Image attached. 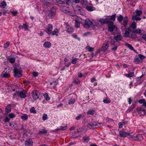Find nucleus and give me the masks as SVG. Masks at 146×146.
Masks as SVG:
<instances>
[{
    "label": "nucleus",
    "mask_w": 146,
    "mask_h": 146,
    "mask_svg": "<svg viewBox=\"0 0 146 146\" xmlns=\"http://www.w3.org/2000/svg\"><path fill=\"white\" fill-rule=\"evenodd\" d=\"M107 18L108 19L109 21L110 20H113V21H115L116 18V14L112 15L111 16H107Z\"/></svg>",
    "instance_id": "obj_20"
},
{
    "label": "nucleus",
    "mask_w": 146,
    "mask_h": 146,
    "mask_svg": "<svg viewBox=\"0 0 146 146\" xmlns=\"http://www.w3.org/2000/svg\"><path fill=\"white\" fill-rule=\"evenodd\" d=\"M11 106L10 104H8L6 107L5 110L6 112L9 113L11 110Z\"/></svg>",
    "instance_id": "obj_29"
},
{
    "label": "nucleus",
    "mask_w": 146,
    "mask_h": 146,
    "mask_svg": "<svg viewBox=\"0 0 146 146\" xmlns=\"http://www.w3.org/2000/svg\"><path fill=\"white\" fill-rule=\"evenodd\" d=\"M127 30H126L125 31V33H124V35L125 37H129L130 35L129 31H128L127 29Z\"/></svg>",
    "instance_id": "obj_38"
},
{
    "label": "nucleus",
    "mask_w": 146,
    "mask_h": 146,
    "mask_svg": "<svg viewBox=\"0 0 146 146\" xmlns=\"http://www.w3.org/2000/svg\"><path fill=\"white\" fill-rule=\"evenodd\" d=\"M123 38L122 36L120 34H119L115 35L114 38V39L115 40V41L114 40H112L111 41V43L113 45H115V43L116 42H118L122 40Z\"/></svg>",
    "instance_id": "obj_4"
},
{
    "label": "nucleus",
    "mask_w": 146,
    "mask_h": 146,
    "mask_svg": "<svg viewBox=\"0 0 146 146\" xmlns=\"http://www.w3.org/2000/svg\"><path fill=\"white\" fill-rule=\"evenodd\" d=\"M92 22L89 19H88L85 20V23L84 25V27L87 29L89 28L90 26L92 24Z\"/></svg>",
    "instance_id": "obj_10"
},
{
    "label": "nucleus",
    "mask_w": 146,
    "mask_h": 146,
    "mask_svg": "<svg viewBox=\"0 0 146 146\" xmlns=\"http://www.w3.org/2000/svg\"><path fill=\"white\" fill-rule=\"evenodd\" d=\"M59 31L58 29H55L53 31L51 32V34L52 35H55L56 36H57L58 35Z\"/></svg>",
    "instance_id": "obj_24"
},
{
    "label": "nucleus",
    "mask_w": 146,
    "mask_h": 146,
    "mask_svg": "<svg viewBox=\"0 0 146 146\" xmlns=\"http://www.w3.org/2000/svg\"><path fill=\"white\" fill-rule=\"evenodd\" d=\"M99 22L102 25L107 23L109 24L110 23H113L112 22L108 20V19L107 18V16L106 17V18L100 19L99 20Z\"/></svg>",
    "instance_id": "obj_8"
},
{
    "label": "nucleus",
    "mask_w": 146,
    "mask_h": 146,
    "mask_svg": "<svg viewBox=\"0 0 146 146\" xmlns=\"http://www.w3.org/2000/svg\"><path fill=\"white\" fill-rule=\"evenodd\" d=\"M78 59L76 58H75L73 59L71 61V62L72 64H75L78 62Z\"/></svg>",
    "instance_id": "obj_48"
},
{
    "label": "nucleus",
    "mask_w": 146,
    "mask_h": 146,
    "mask_svg": "<svg viewBox=\"0 0 146 146\" xmlns=\"http://www.w3.org/2000/svg\"><path fill=\"white\" fill-rule=\"evenodd\" d=\"M138 56L139 57V59L141 60L142 62L143 59L145 58V56L141 54H139Z\"/></svg>",
    "instance_id": "obj_56"
},
{
    "label": "nucleus",
    "mask_w": 146,
    "mask_h": 146,
    "mask_svg": "<svg viewBox=\"0 0 146 146\" xmlns=\"http://www.w3.org/2000/svg\"><path fill=\"white\" fill-rule=\"evenodd\" d=\"M80 83V80L78 78H75L73 83L75 84H79Z\"/></svg>",
    "instance_id": "obj_42"
},
{
    "label": "nucleus",
    "mask_w": 146,
    "mask_h": 146,
    "mask_svg": "<svg viewBox=\"0 0 146 146\" xmlns=\"http://www.w3.org/2000/svg\"><path fill=\"white\" fill-rule=\"evenodd\" d=\"M43 96L46 100L48 101L50 100V98L49 97L48 94L45 93L43 95Z\"/></svg>",
    "instance_id": "obj_40"
},
{
    "label": "nucleus",
    "mask_w": 146,
    "mask_h": 146,
    "mask_svg": "<svg viewBox=\"0 0 146 146\" xmlns=\"http://www.w3.org/2000/svg\"><path fill=\"white\" fill-rule=\"evenodd\" d=\"M139 16H135L133 15L132 19L133 20H135L136 21L138 20H141V18L140 17H138Z\"/></svg>",
    "instance_id": "obj_37"
},
{
    "label": "nucleus",
    "mask_w": 146,
    "mask_h": 146,
    "mask_svg": "<svg viewBox=\"0 0 146 146\" xmlns=\"http://www.w3.org/2000/svg\"><path fill=\"white\" fill-rule=\"evenodd\" d=\"M74 28L72 27H68L66 29V31L68 33L70 34L74 31Z\"/></svg>",
    "instance_id": "obj_33"
},
{
    "label": "nucleus",
    "mask_w": 146,
    "mask_h": 146,
    "mask_svg": "<svg viewBox=\"0 0 146 146\" xmlns=\"http://www.w3.org/2000/svg\"><path fill=\"white\" fill-rule=\"evenodd\" d=\"M1 75L2 77L5 78H8L10 76V75L8 72L5 71L1 74Z\"/></svg>",
    "instance_id": "obj_18"
},
{
    "label": "nucleus",
    "mask_w": 146,
    "mask_h": 146,
    "mask_svg": "<svg viewBox=\"0 0 146 146\" xmlns=\"http://www.w3.org/2000/svg\"><path fill=\"white\" fill-rule=\"evenodd\" d=\"M33 142L32 140L28 139L26 140L25 142V146H32Z\"/></svg>",
    "instance_id": "obj_16"
},
{
    "label": "nucleus",
    "mask_w": 146,
    "mask_h": 146,
    "mask_svg": "<svg viewBox=\"0 0 146 146\" xmlns=\"http://www.w3.org/2000/svg\"><path fill=\"white\" fill-rule=\"evenodd\" d=\"M61 10L64 13L72 16L75 15V14L73 12L71 11L68 7L65 6H62L60 8Z\"/></svg>",
    "instance_id": "obj_1"
},
{
    "label": "nucleus",
    "mask_w": 146,
    "mask_h": 146,
    "mask_svg": "<svg viewBox=\"0 0 146 146\" xmlns=\"http://www.w3.org/2000/svg\"><path fill=\"white\" fill-rule=\"evenodd\" d=\"M72 36L74 38L78 39V40H80V38L78 37L75 33L73 34L72 35Z\"/></svg>",
    "instance_id": "obj_46"
},
{
    "label": "nucleus",
    "mask_w": 146,
    "mask_h": 146,
    "mask_svg": "<svg viewBox=\"0 0 146 146\" xmlns=\"http://www.w3.org/2000/svg\"><path fill=\"white\" fill-rule=\"evenodd\" d=\"M94 112L95 111L94 110H90L88 111L87 112V113L88 115H93L94 114Z\"/></svg>",
    "instance_id": "obj_43"
},
{
    "label": "nucleus",
    "mask_w": 146,
    "mask_h": 146,
    "mask_svg": "<svg viewBox=\"0 0 146 146\" xmlns=\"http://www.w3.org/2000/svg\"><path fill=\"white\" fill-rule=\"evenodd\" d=\"M142 136L141 134L136 135V141H141L143 139Z\"/></svg>",
    "instance_id": "obj_35"
},
{
    "label": "nucleus",
    "mask_w": 146,
    "mask_h": 146,
    "mask_svg": "<svg viewBox=\"0 0 146 146\" xmlns=\"http://www.w3.org/2000/svg\"><path fill=\"white\" fill-rule=\"evenodd\" d=\"M125 76L128 77H131L134 76V73L133 72H131L129 73L126 74Z\"/></svg>",
    "instance_id": "obj_45"
},
{
    "label": "nucleus",
    "mask_w": 146,
    "mask_h": 146,
    "mask_svg": "<svg viewBox=\"0 0 146 146\" xmlns=\"http://www.w3.org/2000/svg\"><path fill=\"white\" fill-rule=\"evenodd\" d=\"M84 141L86 142H88L89 140V137H85L84 138Z\"/></svg>",
    "instance_id": "obj_57"
},
{
    "label": "nucleus",
    "mask_w": 146,
    "mask_h": 146,
    "mask_svg": "<svg viewBox=\"0 0 146 146\" xmlns=\"http://www.w3.org/2000/svg\"><path fill=\"white\" fill-rule=\"evenodd\" d=\"M64 3L67 5H69L70 2V0H64Z\"/></svg>",
    "instance_id": "obj_62"
},
{
    "label": "nucleus",
    "mask_w": 146,
    "mask_h": 146,
    "mask_svg": "<svg viewBox=\"0 0 146 146\" xmlns=\"http://www.w3.org/2000/svg\"><path fill=\"white\" fill-rule=\"evenodd\" d=\"M9 44L10 43L9 42H7L6 43L4 44V48L6 49L9 46Z\"/></svg>",
    "instance_id": "obj_50"
},
{
    "label": "nucleus",
    "mask_w": 146,
    "mask_h": 146,
    "mask_svg": "<svg viewBox=\"0 0 146 146\" xmlns=\"http://www.w3.org/2000/svg\"><path fill=\"white\" fill-rule=\"evenodd\" d=\"M106 120L107 122H112L113 121V120L112 119L108 117L106 118Z\"/></svg>",
    "instance_id": "obj_64"
},
{
    "label": "nucleus",
    "mask_w": 146,
    "mask_h": 146,
    "mask_svg": "<svg viewBox=\"0 0 146 146\" xmlns=\"http://www.w3.org/2000/svg\"><path fill=\"white\" fill-rule=\"evenodd\" d=\"M43 46L45 48H49L51 46V44L50 42L46 41L44 43Z\"/></svg>",
    "instance_id": "obj_23"
},
{
    "label": "nucleus",
    "mask_w": 146,
    "mask_h": 146,
    "mask_svg": "<svg viewBox=\"0 0 146 146\" xmlns=\"http://www.w3.org/2000/svg\"><path fill=\"white\" fill-rule=\"evenodd\" d=\"M128 22V18L127 16L125 17L123 20V23H121V25L123 24L125 27H126L127 25V24Z\"/></svg>",
    "instance_id": "obj_17"
},
{
    "label": "nucleus",
    "mask_w": 146,
    "mask_h": 146,
    "mask_svg": "<svg viewBox=\"0 0 146 146\" xmlns=\"http://www.w3.org/2000/svg\"><path fill=\"white\" fill-rule=\"evenodd\" d=\"M24 29L25 30H27L29 28V26L27 24H23V29Z\"/></svg>",
    "instance_id": "obj_44"
},
{
    "label": "nucleus",
    "mask_w": 146,
    "mask_h": 146,
    "mask_svg": "<svg viewBox=\"0 0 146 146\" xmlns=\"http://www.w3.org/2000/svg\"><path fill=\"white\" fill-rule=\"evenodd\" d=\"M128 30L130 32H131L133 33H136L137 34H141V30L140 29H137L134 31H132V30L130 28H129L128 29Z\"/></svg>",
    "instance_id": "obj_22"
},
{
    "label": "nucleus",
    "mask_w": 146,
    "mask_h": 146,
    "mask_svg": "<svg viewBox=\"0 0 146 146\" xmlns=\"http://www.w3.org/2000/svg\"><path fill=\"white\" fill-rule=\"evenodd\" d=\"M56 10L53 7L48 12V16L50 19H52L55 17L56 14Z\"/></svg>",
    "instance_id": "obj_3"
},
{
    "label": "nucleus",
    "mask_w": 146,
    "mask_h": 146,
    "mask_svg": "<svg viewBox=\"0 0 146 146\" xmlns=\"http://www.w3.org/2000/svg\"><path fill=\"white\" fill-rule=\"evenodd\" d=\"M73 8L75 13L82 15H85L84 11L79 6L76 5L74 6Z\"/></svg>",
    "instance_id": "obj_2"
},
{
    "label": "nucleus",
    "mask_w": 146,
    "mask_h": 146,
    "mask_svg": "<svg viewBox=\"0 0 146 146\" xmlns=\"http://www.w3.org/2000/svg\"><path fill=\"white\" fill-rule=\"evenodd\" d=\"M137 27V24L136 23L133 22V23H131V25L127 29L130 28L131 29H131H132L134 31L135 30L136 28Z\"/></svg>",
    "instance_id": "obj_19"
},
{
    "label": "nucleus",
    "mask_w": 146,
    "mask_h": 146,
    "mask_svg": "<svg viewBox=\"0 0 146 146\" xmlns=\"http://www.w3.org/2000/svg\"><path fill=\"white\" fill-rule=\"evenodd\" d=\"M33 97L34 100H36L39 98L40 93L38 91L36 90H34L32 92Z\"/></svg>",
    "instance_id": "obj_6"
},
{
    "label": "nucleus",
    "mask_w": 146,
    "mask_h": 146,
    "mask_svg": "<svg viewBox=\"0 0 146 146\" xmlns=\"http://www.w3.org/2000/svg\"><path fill=\"white\" fill-rule=\"evenodd\" d=\"M128 123L127 121H124V120H122V121L119 122L118 123L119 127L120 128L122 127L123 125H124L127 124Z\"/></svg>",
    "instance_id": "obj_21"
},
{
    "label": "nucleus",
    "mask_w": 146,
    "mask_h": 146,
    "mask_svg": "<svg viewBox=\"0 0 146 146\" xmlns=\"http://www.w3.org/2000/svg\"><path fill=\"white\" fill-rule=\"evenodd\" d=\"M70 98L68 100V104L69 105L74 104L75 101V98L76 96L74 95H73L71 96H70Z\"/></svg>",
    "instance_id": "obj_9"
},
{
    "label": "nucleus",
    "mask_w": 146,
    "mask_h": 146,
    "mask_svg": "<svg viewBox=\"0 0 146 146\" xmlns=\"http://www.w3.org/2000/svg\"><path fill=\"white\" fill-rule=\"evenodd\" d=\"M86 9L88 11L91 12L94 11L95 10V8L93 6H86Z\"/></svg>",
    "instance_id": "obj_27"
},
{
    "label": "nucleus",
    "mask_w": 146,
    "mask_h": 146,
    "mask_svg": "<svg viewBox=\"0 0 146 146\" xmlns=\"http://www.w3.org/2000/svg\"><path fill=\"white\" fill-rule=\"evenodd\" d=\"M119 134L121 137H128L130 135V133L123 131H119Z\"/></svg>",
    "instance_id": "obj_12"
},
{
    "label": "nucleus",
    "mask_w": 146,
    "mask_h": 146,
    "mask_svg": "<svg viewBox=\"0 0 146 146\" xmlns=\"http://www.w3.org/2000/svg\"><path fill=\"white\" fill-rule=\"evenodd\" d=\"M128 138L129 139H132L133 140L136 141V135L134 134L133 135H131L130 134V135H129Z\"/></svg>",
    "instance_id": "obj_36"
},
{
    "label": "nucleus",
    "mask_w": 146,
    "mask_h": 146,
    "mask_svg": "<svg viewBox=\"0 0 146 146\" xmlns=\"http://www.w3.org/2000/svg\"><path fill=\"white\" fill-rule=\"evenodd\" d=\"M139 59V57L137 56H136L135 57L134 62H136V64H138L142 62L141 60Z\"/></svg>",
    "instance_id": "obj_26"
},
{
    "label": "nucleus",
    "mask_w": 146,
    "mask_h": 146,
    "mask_svg": "<svg viewBox=\"0 0 146 146\" xmlns=\"http://www.w3.org/2000/svg\"><path fill=\"white\" fill-rule=\"evenodd\" d=\"M7 5V3L5 1H3L0 3V7L2 9L4 8H5Z\"/></svg>",
    "instance_id": "obj_28"
},
{
    "label": "nucleus",
    "mask_w": 146,
    "mask_h": 146,
    "mask_svg": "<svg viewBox=\"0 0 146 146\" xmlns=\"http://www.w3.org/2000/svg\"><path fill=\"white\" fill-rule=\"evenodd\" d=\"M11 13L13 15L15 16L18 13V12L17 11H15L11 12Z\"/></svg>",
    "instance_id": "obj_61"
},
{
    "label": "nucleus",
    "mask_w": 146,
    "mask_h": 146,
    "mask_svg": "<svg viewBox=\"0 0 146 146\" xmlns=\"http://www.w3.org/2000/svg\"><path fill=\"white\" fill-rule=\"evenodd\" d=\"M115 46H114L113 48H112V49L113 50H114V51L115 50H117V46H119V45H116V44H115Z\"/></svg>",
    "instance_id": "obj_63"
},
{
    "label": "nucleus",
    "mask_w": 146,
    "mask_h": 146,
    "mask_svg": "<svg viewBox=\"0 0 146 146\" xmlns=\"http://www.w3.org/2000/svg\"><path fill=\"white\" fill-rule=\"evenodd\" d=\"M9 62L11 63H13L15 62V58H11L9 59Z\"/></svg>",
    "instance_id": "obj_49"
},
{
    "label": "nucleus",
    "mask_w": 146,
    "mask_h": 146,
    "mask_svg": "<svg viewBox=\"0 0 146 146\" xmlns=\"http://www.w3.org/2000/svg\"><path fill=\"white\" fill-rule=\"evenodd\" d=\"M112 22L113 23H110V24H108V31L111 32L113 31L116 27L113 24V22Z\"/></svg>",
    "instance_id": "obj_14"
},
{
    "label": "nucleus",
    "mask_w": 146,
    "mask_h": 146,
    "mask_svg": "<svg viewBox=\"0 0 146 146\" xmlns=\"http://www.w3.org/2000/svg\"><path fill=\"white\" fill-rule=\"evenodd\" d=\"M52 29V25L51 24H49L46 27L45 31L48 35H50L51 34Z\"/></svg>",
    "instance_id": "obj_5"
},
{
    "label": "nucleus",
    "mask_w": 146,
    "mask_h": 146,
    "mask_svg": "<svg viewBox=\"0 0 146 146\" xmlns=\"http://www.w3.org/2000/svg\"><path fill=\"white\" fill-rule=\"evenodd\" d=\"M108 44L107 42L104 43L103 45L102 48V50L103 51H105L108 48Z\"/></svg>",
    "instance_id": "obj_25"
},
{
    "label": "nucleus",
    "mask_w": 146,
    "mask_h": 146,
    "mask_svg": "<svg viewBox=\"0 0 146 146\" xmlns=\"http://www.w3.org/2000/svg\"><path fill=\"white\" fill-rule=\"evenodd\" d=\"M30 111L31 113H36V112L35 111V109L34 107L31 108L30 109Z\"/></svg>",
    "instance_id": "obj_54"
},
{
    "label": "nucleus",
    "mask_w": 146,
    "mask_h": 146,
    "mask_svg": "<svg viewBox=\"0 0 146 146\" xmlns=\"http://www.w3.org/2000/svg\"><path fill=\"white\" fill-rule=\"evenodd\" d=\"M137 110L140 115H143L145 114V110L142 109L138 107L137 108Z\"/></svg>",
    "instance_id": "obj_15"
},
{
    "label": "nucleus",
    "mask_w": 146,
    "mask_h": 146,
    "mask_svg": "<svg viewBox=\"0 0 146 146\" xmlns=\"http://www.w3.org/2000/svg\"><path fill=\"white\" fill-rule=\"evenodd\" d=\"M21 119L24 120H26L28 118V116L27 114H24L22 115L21 116Z\"/></svg>",
    "instance_id": "obj_34"
},
{
    "label": "nucleus",
    "mask_w": 146,
    "mask_h": 146,
    "mask_svg": "<svg viewBox=\"0 0 146 146\" xmlns=\"http://www.w3.org/2000/svg\"><path fill=\"white\" fill-rule=\"evenodd\" d=\"M126 45L130 49L133 50L134 49L133 47L130 44H127Z\"/></svg>",
    "instance_id": "obj_53"
},
{
    "label": "nucleus",
    "mask_w": 146,
    "mask_h": 146,
    "mask_svg": "<svg viewBox=\"0 0 146 146\" xmlns=\"http://www.w3.org/2000/svg\"><path fill=\"white\" fill-rule=\"evenodd\" d=\"M130 37L131 38H135L137 37V35L135 34H132L131 35Z\"/></svg>",
    "instance_id": "obj_58"
},
{
    "label": "nucleus",
    "mask_w": 146,
    "mask_h": 146,
    "mask_svg": "<svg viewBox=\"0 0 146 146\" xmlns=\"http://www.w3.org/2000/svg\"><path fill=\"white\" fill-rule=\"evenodd\" d=\"M8 116L10 118H13L15 116V115L13 113H10L9 114Z\"/></svg>",
    "instance_id": "obj_55"
},
{
    "label": "nucleus",
    "mask_w": 146,
    "mask_h": 146,
    "mask_svg": "<svg viewBox=\"0 0 146 146\" xmlns=\"http://www.w3.org/2000/svg\"><path fill=\"white\" fill-rule=\"evenodd\" d=\"M18 96L22 98H25L27 96V92L24 90L19 91L18 93Z\"/></svg>",
    "instance_id": "obj_7"
},
{
    "label": "nucleus",
    "mask_w": 146,
    "mask_h": 146,
    "mask_svg": "<svg viewBox=\"0 0 146 146\" xmlns=\"http://www.w3.org/2000/svg\"><path fill=\"white\" fill-rule=\"evenodd\" d=\"M66 129V127L61 126L58 129L59 130H64Z\"/></svg>",
    "instance_id": "obj_60"
},
{
    "label": "nucleus",
    "mask_w": 146,
    "mask_h": 146,
    "mask_svg": "<svg viewBox=\"0 0 146 146\" xmlns=\"http://www.w3.org/2000/svg\"><path fill=\"white\" fill-rule=\"evenodd\" d=\"M81 3L84 7L88 5V2L87 0H81Z\"/></svg>",
    "instance_id": "obj_31"
},
{
    "label": "nucleus",
    "mask_w": 146,
    "mask_h": 146,
    "mask_svg": "<svg viewBox=\"0 0 146 146\" xmlns=\"http://www.w3.org/2000/svg\"><path fill=\"white\" fill-rule=\"evenodd\" d=\"M86 49L87 50H88L89 52H91L93 51L94 49L93 48L90 47V46H87L86 47Z\"/></svg>",
    "instance_id": "obj_52"
},
{
    "label": "nucleus",
    "mask_w": 146,
    "mask_h": 146,
    "mask_svg": "<svg viewBox=\"0 0 146 146\" xmlns=\"http://www.w3.org/2000/svg\"><path fill=\"white\" fill-rule=\"evenodd\" d=\"M145 100L144 99L140 100L139 101L140 104H143V106H146V102H145Z\"/></svg>",
    "instance_id": "obj_39"
},
{
    "label": "nucleus",
    "mask_w": 146,
    "mask_h": 146,
    "mask_svg": "<svg viewBox=\"0 0 146 146\" xmlns=\"http://www.w3.org/2000/svg\"><path fill=\"white\" fill-rule=\"evenodd\" d=\"M103 102L104 103L108 104L110 102V101L108 99H106L103 101Z\"/></svg>",
    "instance_id": "obj_59"
},
{
    "label": "nucleus",
    "mask_w": 146,
    "mask_h": 146,
    "mask_svg": "<svg viewBox=\"0 0 146 146\" xmlns=\"http://www.w3.org/2000/svg\"><path fill=\"white\" fill-rule=\"evenodd\" d=\"M142 12L140 10H136L133 14L134 15L139 16L141 14Z\"/></svg>",
    "instance_id": "obj_32"
},
{
    "label": "nucleus",
    "mask_w": 146,
    "mask_h": 146,
    "mask_svg": "<svg viewBox=\"0 0 146 146\" xmlns=\"http://www.w3.org/2000/svg\"><path fill=\"white\" fill-rule=\"evenodd\" d=\"M47 133L45 129H43L39 132V133L40 134H45Z\"/></svg>",
    "instance_id": "obj_51"
},
{
    "label": "nucleus",
    "mask_w": 146,
    "mask_h": 146,
    "mask_svg": "<svg viewBox=\"0 0 146 146\" xmlns=\"http://www.w3.org/2000/svg\"><path fill=\"white\" fill-rule=\"evenodd\" d=\"M48 118L47 115L45 113H44L43 115L42 119L43 121H45V120L48 119Z\"/></svg>",
    "instance_id": "obj_41"
},
{
    "label": "nucleus",
    "mask_w": 146,
    "mask_h": 146,
    "mask_svg": "<svg viewBox=\"0 0 146 146\" xmlns=\"http://www.w3.org/2000/svg\"><path fill=\"white\" fill-rule=\"evenodd\" d=\"M14 73L15 76L16 77H19L22 76L21 71L17 68L14 69Z\"/></svg>",
    "instance_id": "obj_11"
},
{
    "label": "nucleus",
    "mask_w": 146,
    "mask_h": 146,
    "mask_svg": "<svg viewBox=\"0 0 146 146\" xmlns=\"http://www.w3.org/2000/svg\"><path fill=\"white\" fill-rule=\"evenodd\" d=\"M123 16L121 15H119L117 18V21L120 23H122V21L123 20Z\"/></svg>",
    "instance_id": "obj_30"
},
{
    "label": "nucleus",
    "mask_w": 146,
    "mask_h": 146,
    "mask_svg": "<svg viewBox=\"0 0 146 146\" xmlns=\"http://www.w3.org/2000/svg\"><path fill=\"white\" fill-rule=\"evenodd\" d=\"M89 127L91 128H94L96 127V126L100 127V124L97 123L95 122H92L88 124Z\"/></svg>",
    "instance_id": "obj_13"
},
{
    "label": "nucleus",
    "mask_w": 146,
    "mask_h": 146,
    "mask_svg": "<svg viewBox=\"0 0 146 146\" xmlns=\"http://www.w3.org/2000/svg\"><path fill=\"white\" fill-rule=\"evenodd\" d=\"M80 22H78L77 19H76L75 21V25L77 27H80Z\"/></svg>",
    "instance_id": "obj_47"
}]
</instances>
